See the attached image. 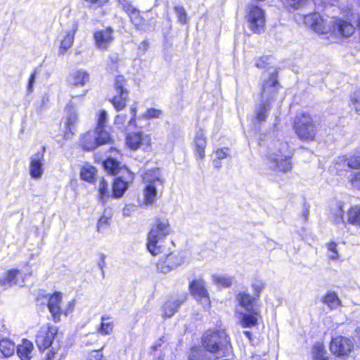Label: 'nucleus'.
<instances>
[{
    "label": "nucleus",
    "mask_w": 360,
    "mask_h": 360,
    "mask_svg": "<svg viewBox=\"0 0 360 360\" xmlns=\"http://www.w3.org/2000/svg\"><path fill=\"white\" fill-rule=\"evenodd\" d=\"M202 346L216 359L227 356L231 349L230 339L224 330H208L202 337Z\"/></svg>",
    "instance_id": "nucleus-1"
},
{
    "label": "nucleus",
    "mask_w": 360,
    "mask_h": 360,
    "mask_svg": "<svg viewBox=\"0 0 360 360\" xmlns=\"http://www.w3.org/2000/svg\"><path fill=\"white\" fill-rule=\"evenodd\" d=\"M292 153L285 141L275 140L269 147L268 158L271 163V168L274 171L284 173L292 169Z\"/></svg>",
    "instance_id": "nucleus-2"
},
{
    "label": "nucleus",
    "mask_w": 360,
    "mask_h": 360,
    "mask_svg": "<svg viewBox=\"0 0 360 360\" xmlns=\"http://www.w3.org/2000/svg\"><path fill=\"white\" fill-rule=\"evenodd\" d=\"M278 83L276 75H271L269 79L265 81L262 90L261 103L255 110V119L258 123L266 121L271 109L270 100L273 99L276 94Z\"/></svg>",
    "instance_id": "nucleus-3"
},
{
    "label": "nucleus",
    "mask_w": 360,
    "mask_h": 360,
    "mask_svg": "<svg viewBox=\"0 0 360 360\" xmlns=\"http://www.w3.org/2000/svg\"><path fill=\"white\" fill-rule=\"evenodd\" d=\"M170 233L167 219H157L148 234L147 248L150 253L156 256L162 252V247L158 243Z\"/></svg>",
    "instance_id": "nucleus-4"
},
{
    "label": "nucleus",
    "mask_w": 360,
    "mask_h": 360,
    "mask_svg": "<svg viewBox=\"0 0 360 360\" xmlns=\"http://www.w3.org/2000/svg\"><path fill=\"white\" fill-rule=\"evenodd\" d=\"M143 180L146 184L143 191L144 202L146 205H153L158 198V190L162 187L165 180L159 169L148 170L143 175Z\"/></svg>",
    "instance_id": "nucleus-5"
},
{
    "label": "nucleus",
    "mask_w": 360,
    "mask_h": 360,
    "mask_svg": "<svg viewBox=\"0 0 360 360\" xmlns=\"http://www.w3.org/2000/svg\"><path fill=\"white\" fill-rule=\"evenodd\" d=\"M294 131L298 138L304 141H311L316 134V127L310 115L302 113L295 117Z\"/></svg>",
    "instance_id": "nucleus-6"
},
{
    "label": "nucleus",
    "mask_w": 360,
    "mask_h": 360,
    "mask_svg": "<svg viewBox=\"0 0 360 360\" xmlns=\"http://www.w3.org/2000/svg\"><path fill=\"white\" fill-rule=\"evenodd\" d=\"M245 19L248 27L255 33H261L264 30L265 13L263 9L255 4H250L246 10Z\"/></svg>",
    "instance_id": "nucleus-7"
},
{
    "label": "nucleus",
    "mask_w": 360,
    "mask_h": 360,
    "mask_svg": "<svg viewBox=\"0 0 360 360\" xmlns=\"http://www.w3.org/2000/svg\"><path fill=\"white\" fill-rule=\"evenodd\" d=\"M58 332L57 327L44 325L40 328L36 335V344L40 351H44L49 348Z\"/></svg>",
    "instance_id": "nucleus-8"
},
{
    "label": "nucleus",
    "mask_w": 360,
    "mask_h": 360,
    "mask_svg": "<svg viewBox=\"0 0 360 360\" xmlns=\"http://www.w3.org/2000/svg\"><path fill=\"white\" fill-rule=\"evenodd\" d=\"M125 80L123 76H118L115 81V95L112 99V103L117 110H121L126 106L129 93L124 89Z\"/></svg>",
    "instance_id": "nucleus-9"
},
{
    "label": "nucleus",
    "mask_w": 360,
    "mask_h": 360,
    "mask_svg": "<svg viewBox=\"0 0 360 360\" xmlns=\"http://www.w3.org/2000/svg\"><path fill=\"white\" fill-rule=\"evenodd\" d=\"M190 289L191 293L205 309L210 307V300L208 292L205 287V283L202 279L193 280L190 283Z\"/></svg>",
    "instance_id": "nucleus-10"
},
{
    "label": "nucleus",
    "mask_w": 360,
    "mask_h": 360,
    "mask_svg": "<svg viewBox=\"0 0 360 360\" xmlns=\"http://www.w3.org/2000/svg\"><path fill=\"white\" fill-rule=\"evenodd\" d=\"M354 344L352 341L343 336H338L331 340L330 349L331 352L338 356H347L352 350Z\"/></svg>",
    "instance_id": "nucleus-11"
},
{
    "label": "nucleus",
    "mask_w": 360,
    "mask_h": 360,
    "mask_svg": "<svg viewBox=\"0 0 360 360\" xmlns=\"http://www.w3.org/2000/svg\"><path fill=\"white\" fill-rule=\"evenodd\" d=\"M29 172L31 177L34 179H40L44 172V151H39L30 158Z\"/></svg>",
    "instance_id": "nucleus-12"
},
{
    "label": "nucleus",
    "mask_w": 360,
    "mask_h": 360,
    "mask_svg": "<svg viewBox=\"0 0 360 360\" xmlns=\"http://www.w3.org/2000/svg\"><path fill=\"white\" fill-rule=\"evenodd\" d=\"M304 22L317 33L326 34L331 31L330 26L327 25L317 13L305 15Z\"/></svg>",
    "instance_id": "nucleus-13"
},
{
    "label": "nucleus",
    "mask_w": 360,
    "mask_h": 360,
    "mask_svg": "<svg viewBox=\"0 0 360 360\" xmlns=\"http://www.w3.org/2000/svg\"><path fill=\"white\" fill-rule=\"evenodd\" d=\"M150 137L143 132L129 134L127 136V145L132 150L139 148H147L150 145Z\"/></svg>",
    "instance_id": "nucleus-14"
},
{
    "label": "nucleus",
    "mask_w": 360,
    "mask_h": 360,
    "mask_svg": "<svg viewBox=\"0 0 360 360\" xmlns=\"http://www.w3.org/2000/svg\"><path fill=\"white\" fill-rule=\"evenodd\" d=\"M119 2L122 6L124 11L128 14L131 19V22L138 30H143L144 20L140 15L139 11H138L127 0H119Z\"/></svg>",
    "instance_id": "nucleus-15"
},
{
    "label": "nucleus",
    "mask_w": 360,
    "mask_h": 360,
    "mask_svg": "<svg viewBox=\"0 0 360 360\" xmlns=\"http://www.w3.org/2000/svg\"><path fill=\"white\" fill-rule=\"evenodd\" d=\"M112 33L113 30L110 27L96 32L94 35L96 46L99 49H107L113 41Z\"/></svg>",
    "instance_id": "nucleus-16"
},
{
    "label": "nucleus",
    "mask_w": 360,
    "mask_h": 360,
    "mask_svg": "<svg viewBox=\"0 0 360 360\" xmlns=\"http://www.w3.org/2000/svg\"><path fill=\"white\" fill-rule=\"evenodd\" d=\"M186 300V295L182 294L177 298L172 297L162 306V316L171 318L177 312L180 305Z\"/></svg>",
    "instance_id": "nucleus-17"
},
{
    "label": "nucleus",
    "mask_w": 360,
    "mask_h": 360,
    "mask_svg": "<svg viewBox=\"0 0 360 360\" xmlns=\"http://www.w3.org/2000/svg\"><path fill=\"white\" fill-rule=\"evenodd\" d=\"M78 28V23L77 21H73L71 24L70 29L66 31L65 35L63 38L59 47V53L64 54L73 44L75 34Z\"/></svg>",
    "instance_id": "nucleus-18"
},
{
    "label": "nucleus",
    "mask_w": 360,
    "mask_h": 360,
    "mask_svg": "<svg viewBox=\"0 0 360 360\" xmlns=\"http://www.w3.org/2000/svg\"><path fill=\"white\" fill-rule=\"evenodd\" d=\"M62 300V294L60 292H56L50 296L48 302V308L51 314L53 321L58 322L60 321V302Z\"/></svg>",
    "instance_id": "nucleus-19"
},
{
    "label": "nucleus",
    "mask_w": 360,
    "mask_h": 360,
    "mask_svg": "<svg viewBox=\"0 0 360 360\" xmlns=\"http://www.w3.org/2000/svg\"><path fill=\"white\" fill-rule=\"evenodd\" d=\"M354 26L347 20H338L334 22L333 32L335 35L349 37L354 34Z\"/></svg>",
    "instance_id": "nucleus-20"
},
{
    "label": "nucleus",
    "mask_w": 360,
    "mask_h": 360,
    "mask_svg": "<svg viewBox=\"0 0 360 360\" xmlns=\"http://www.w3.org/2000/svg\"><path fill=\"white\" fill-rule=\"evenodd\" d=\"M237 300L246 312H253L255 314H258L259 308L255 303L254 297L245 292H240L237 295Z\"/></svg>",
    "instance_id": "nucleus-21"
},
{
    "label": "nucleus",
    "mask_w": 360,
    "mask_h": 360,
    "mask_svg": "<svg viewBox=\"0 0 360 360\" xmlns=\"http://www.w3.org/2000/svg\"><path fill=\"white\" fill-rule=\"evenodd\" d=\"M193 142L197 158L203 159L205 149L207 146V139L202 129H199L195 132Z\"/></svg>",
    "instance_id": "nucleus-22"
},
{
    "label": "nucleus",
    "mask_w": 360,
    "mask_h": 360,
    "mask_svg": "<svg viewBox=\"0 0 360 360\" xmlns=\"http://www.w3.org/2000/svg\"><path fill=\"white\" fill-rule=\"evenodd\" d=\"M23 283L22 271H6L5 277L0 279V283L4 286L12 285H22Z\"/></svg>",
    "instance_id": "nucleus-23"
},
{
    "label": "nucleus",
    "mask_w": 360,
    "mask_h": 360,
    "mask_svg": "<svg viewBox=\"0 0 360 360\" xmlns=\"http://www.w3.org/2000/svg\"><path fill=\"white\" fill-rule=\"evenodd\" d=\"M89 81V73L83 70L73 72L70 77V84L72 86H83Z\"/></svg>",
    "instance_id": "nucleus-24"
},
{
    "label": "nucleus",
    "mask_w": 360,
    "mask_h": 360,
    "mask_svg": "<svg viewBox=\"0 0 360 360\" xmlns=\"http://www.w3.org/2000/svg\"><path fill=\"white\" fill-rule=\"evenodd\" d=\"M16 349L17 354L21 360H30L33 350V344L30 340L24 339L22 343L17 347Z\"/></svg>",
    "instance_id": "nucleus-25"
},
{
    "label": "nucleus",
    "mask_w": 360,
    "mask_h": 360,
    "mask_svg": "<svg viewBox=\"0 0 360 360\" xmlns=\"http://www.w3.org/2000/svg\"><path fill=\"white\" fill-rule=\"evenodd\" d=\"M81 145L84 150H91L99 146L96 139V133L94 131H88L81 139Z\"/></svg>",
    "instance_id": "nucleus-26"
},
{
    "label": "nucleus",
    "mask_w": 360,
    "mask_h": 360,
    "mask_svg": "<svg viewBox=\"0 0 360 360\" xmlns=\"http://www.w3.org/2000/svg\"><path fill=\"white\" fill-rule=\"evenodd\" d=\"M103 167L105 172L111 175H116L122 170L128 172L125 167L121 165L120 162L111 157L103 162Z\"/></svg>",
    "instance_id": "nucleus-27"
},
{
    "label": "nucleus",
    "mask_w": 360,
    "mask_h": 360,
    "mask_svg": "<svg viewBox=\"0 0 360 360\" xmlns=\"http://www.w3.org/2000/svg\"><path fill=\"white\" fill-rule=\"evenodd\" d=\"M260 310L258 309V314L253 312L241 313L240 323L243 328H252L257 324L258 318L260 317Z\"/></svg>",
    "instance_id": "nucleus-28"
},
{
    "label": "nucleus",
    "mask_w": 360,
    "mask_h": 360,
    "mask_svg": "<svg viewBox=\"0 0 360 360\" xmlns=\"http://www.w3.org/2000/svg\"><path fill=\"white\" fill-rule=\"evenodd\" d=\"M137 108L135 105H133L130 108L131 117L127 119L126 115H117L115 123L120 127H128L135 124V117L136 115Z\"/></svg>",
    "instance_id": "nucleus-29"
},
{
    "label": "nucleus",
    "mask_w": 360,
    "mask_h": 360,
    "mask_svg": "<svg viewBox=\"0 0 360 360\" xmlns=\"http://www.w3.org/2000/svg\"><path fill=\"white\" fill-rule=\"evenodd\" d=\"M322 302L331 310L338 309L342 304L338 295L333 291H328L322 297Z\"/></svg>",
    "instance_id": "nucleus-30"
},
{
    "label": "nucleus",
    "mask_w": 360,
    "mask_h": 360,
    "mask_svg": "<svg viewBox=\"0 0 360 360\" xmlns=\"http://www.w3.org/2000/svg\"><path fill=\"white\" fill-rule=\"evenodd\" d=\"M65 112L67 115V127L71 130L72 127L77 121V112L75 110V103L70 101L66 106Z\"/></svg>",
    "instance_id": "nucleus-31"
},
{
    "label": "nucleus",
    "mask_w": 360,
    "mask_h": 360,
    "mask_svg": "<svg viewBox=\"0 0 360 360\" xmlns=\"http://www.w3.org/2000/svg\"><path fill=\"white\" fill-rule=\"evenodd\" d=\"M112 215L111 209H105L104 210L103 215L99 218L97 223L98 231H103L110 226Z\"/></svg>",
    "instance_id": "nucleus-32"
},
{
    "label": "nucleus",
    "mask_w": 360,
    "mask_h": 360,
    "mask_svg": "<svg viewBox=\"0 0 360 360\" xmlns=\"http://www.w3.org/2000/svg\"><path fill=\"white\" fill-rule=\"evenodd\" d=\"M205 349L194 347L190 350L188 360H212L210 354Z\"/></svg>",
    "instance_id": "nucleus-33"
},
{
    "label": "nucleus",
    "mask_w": 360,
    "mask_h": 360,
    "mask_svg": "<svg viewBox=\"0 0 360 360\" xmlns=\"http://www.w3.org/2000/svg\"><path fill=\"white\" fill-rule=\"evenodd\" d=\"M347 221L355 226L360 227V207H352L347 213Z\"/></svg>",
    "instance_id": "nucleus-34"
},
{
    "label": "nucleus",
    "mask_w": 360,
    "mask_h": 360,
    "mask_svg": "<svg viewBox=\"0 0 360 360\" xmlns=\"http://www.w3.org/2000/svg\"><path fill=\"white\" fill-rule=\"evenodd\" d=\"M128 188L127 182L123 181L121 177L117 178L112 184V194L115 198L122 196Z\"/></svg>",
    "instance_id": "nucleus-35"
},
{
    "label": "nucleus",
    "mask_w": 360,
    "mask_h": 360,
    "mask_svg": "<svg viewBox=\"0 0 360 360\" xmlns=\"http://www.w3.org/2000/svg\"><path fill=\"white\" fill-rule=\"evenodd\" d=\"M15 345L11 340L4 338L0 340V351L5 357H9L14 354Z\"/></svg>",
    "instance_id": "nucleus-36"
},
{
    "label": "nucleus",
    "mask_w": 360,
    "mask_h": 360,
    "mask_svg": "<svg viewBox=\"0 0 360 360\" xmlns=\"http://www.w3.org/2000/svg\"><path fill=\"white\" fill-rule=\"evenodd\" d=\"M113 322L110 316H103L98 333L103 335H110L113 330Z\"/></svg>",
    "instance_id": "nucleus-37"
},
{
    "label": "nucleus",
    "mask_w": 360,
    "mask_h": 360,
    "mask_svg": "<svg viewBox=\"0 0 360 360\" xmlns=\"http://www.w3.org/2000/svg\"><path fill=\"white\" fill-rule=\"evenodd\" d=\"M340 161L347 162L348 168L360 169V152L348 158H341Z\"/></svg>",
    "instance_id": "nucleus-38"
},
{
    "label": "nucleus",
    "mask_w": 360,
    "mask_h": 360,
    "mask_svg": "<svg viewBox=\"0 0 360 360\" xmlns=\"http://www.w3.org/2000/svg\"><path fill=\"white\" fill-rule=\"evenodd\" d=\"M95 173V167L90 165H86L83 167L82 169L80 176L82 179L90 182L94 179Z\"/></svg>",
    "instance_id": "nucleus-39"
},
{
    "label": "nucleus",
    "mask_w": 360,
    "mask_h": 360,
    "mask_svg": "<svg viewBox=\"0 0 360 360\" xmlns=\"http://www.w3.org/2000/svg\"><path fill=\"white\" fill-rule=\"evenodd\" d=\"M94 131L96 133V139H98L99 146L110 142L111 138L110 134L105 130L104 128L100 129L99 130H98V128H96Z\"/></svg>",
    "instance_id": "nucleus-40"
},
{
    "label": "nucleus",
    "mask_w": 360,
    "mask_h": 360,
    "mask_svg": "<svg viewBox=\"0 0 360 360\" xmlns=\"http://www.w3.org/2000/svg\"><path fill=\"white\" fill-rule=\"evenodd\" d=\"M98 191L100 195V200L104 203L105 202V198H108L110 196L108 190V182L104 178H102V179L100 181L98 186Z\"/></svg>",
    "instance_id": "nucleus-41"
},
{
    "label": "nucleus",
    "mask_w": 360,
    "mask_h": 360,
    "mask_svg": "<svg viewBox=\"0 0 360 360\" xmlns=\"http://www.w3.org/2000/svg\"><path fill=\"white\" fill-rule=\"evenodd\" d=\"M214 282L221 287H229L232 283V279L226 276L214 275L213 276Z\"/></svg>",
    "instance_id": "nucleus-42"
},
{
    "label": "nucleus",
    "mask_w": 360,
    "mask_h": 360,
    "mask_svg": "<svg viewBox=\"0 0 360 360\" xmlns=\"http://www.w3.org/2000/svg\"><path fill=\"white\" fill-rule=\"evenodd\" d=\"M286 4L291 8L296 10L309 4H312L313 0H285Z\"/></svg>",
    "instance_id": "nucleus-43"
},
{
    "label": "nucleus",
    "mask_w": 360,
    "mask_h": 360,
    "mask_svg": "<svg viewBox=\"0 0 360 360\" xmlns=\"http://www.w3.org/2000/svg\"><path fill=\"white\" fill-rule=\"evenodd\" d=\"M334 216V220L336 224H339L341 223L343 225H345L347 222L344 219V210L342 208V205L341 203L338 204Z\"/></svg>",
    "instance_id": "nucleus-44"
},
{
    "label": "nucleus",
    "mask_w": 360,
    "mask_h": 360,
    "mask_svg": "<svg viewBox=\"0 0 360 360\" xmlns=\"http://www.w3.org/2000/svg\"><path fill=\"white\" fill-rule=\"evenodd\" d=\"M174 12L178 18V21L181 24L187 23V13L184 8L181 6H176L174 7Z\"/></svg>",
    "instance_id": "nucleus-45"
},
{
    "label": "nucleus",
    "mask_w": 360,
    "mask_h": 360,
    "mask_svg": "<svg viewBox=\"0 0 360 360\" xmlns=\"http://www.w3.org/2000/svg\"><path fill=\"white\" fill-rule=\"evenodd\" d=\"M162 115V110L156 108H149L144 113L142 114L141 117L143 119L149 120L159 118Z\"/></svg>",
    "instance_id": "nucleus-46"
},
{
    "label": "nucleus",
    "mask_w": 360,
    "mask_h": 360,
    "mask_svg": "<svg viewBox=\"0 0 360 360\" xmlns=\"http://www.w3.org/2000/svg\"><path fill=\"white\" fill-rule=\"evenodd\" d=\"M107 122V112L105 110H101L99 112L97 119V127L98 130L103 129Z\"/></svg>",
    "instance_id": "nucleus-47"
},
{
    "label": "nucleus",
    "mask_w": 360,
    "mask_h": 360,
    "mask_svg": "<svg viewBox=\"0 0 360 360\" xmlns=\"http://www.w3.org/2000/svg\"><path fill=\"white\" fill-rule=\"evenodd\" d=\"M351 101L356 110L360 111V89L355 91L351 96Z\"/></svg>",
    "instance_id": "nucleus-48"
},
{
    "label": "nucleus",
    "mask_w": 360,
    "mask_h": 360,
    "mask_svg": "<svg viewBox=\"0 0 360 360\" xmlns=\"http://www.w3.org/2000/svg\"><path fill=\"white\" fill-rule=\"evenodd\" d=\"M328 250L329 252V257L332 259H336L338 257V253L337 251V244L334 242H331L328 244Z\"/></svg>",
    "instance_id": "nucleus-49"
},
{
    "label": "nucleus",
    "mask_w": 360,
    "mask_h": 360,
    "mask_svg": "<svg viewBox=\"0 0 360 360\" xmlns=\"http://www.w3.org/2000/svg\"><path fill=\"white\" fill-rule=\"evenodd\" d=\"M173 260H175L174 264L171 266H169V267H170L171 269L176 268L178 266H179L181 263L184 262L182 257L179 255H170L167 257L168 263H169L170 261H173Z\"/></svg>",
    "instance_id": "nucleus-50"
},
{
    "label": "nucleus",
    "mask_w": 360,
    "mask_h": 360,
    "mask_svg": "<svg viewBox=\"0 0 360 360\" xmlns=\"http://www.w3.org/2000/svg\"><path fill=\"white\" fill-rule=\"evenodd\" d=\"M349 180L354 188L360 190V172L352 174Z\"/></svg>",
    "instance_id": "nucleus-51"
},
{
    "label": "nucleus",
    "mask_w": 360,
    "mask_h": 360,
    "mask_svg": "<svg viewBox=\"0 0 360 360\" xmlns=\"http://www.w3.org/2000/svg\"><path fill=\"white\" fill-rule=\"evenodd\" d=\"M102 349L103 348L91 351L88 356V360H103V354L102 353Z\"/></svg>",
    "instance_id": "nucleus-52"
},
{
    "label": "nucleus",
    "mask_w": 360,
    "mask_h": 360,
    "mask_svg": "<svg viewBox=\"0 0 360 360\" xmlns=\"http://www.w3.org/2000/svg\"><path fill=\"white\" fill-rule=\"evenodd\" d=\"M90 6L94 8H99L105 5L109 0H84Z\"/></svg>",
    "instance_id": "nucleus-53"
},
{
    "label": "nucleus",
    "mask_w": 360,
    "mask_h": 360,
    "mask_svg": "<svg viewBox=\"0 0 360 360\" xmlns=\"http://www.w3.org/2000/svg\"><path fill=\"white\" fill-rule=\"evenodd\" d=\"M269 57L264 56L257 59L255 61V65L258 68H266V64L268 63Z\"/></svg>",
    "instance_id": "nucleus-54"
},
{
    "label": "nucleus",
    "mask_w": 360,
    "mask_h": 360,
    "mask_svg": "<svg viewBox=\"0 0 360 360\" xmlns=\"http://www.w3.org/2000/svg\"><path fill=\"white\" fill-rule=\"evenodd\" d=\"M264 287V284L261 281H255L252 283V288L255 290V294L257 297L259 296L260 292L262 291Z\"/></svg>",
    "instance_id": "nucleus-55"
},
{
    "label": "nucleus",
    "mask_w": 360,
    "mask_h": 360,
    "mask_svg": "<svg viewBox=\"0 0 360 360\" xmlns=\"http://www.w3.org/2000/svg\"><path fill=\"white\" fill-rule=\"evenodd\" d=\"M341 158H348L346 155L344 156H339L335 163V167L337 170H343L346 169V167H347V162H341L340 161V159Z\"/></svg>",
    "instance_id": "nucleus-56"
},
{
    "label": "nucleus",
    "mask_w": 360,
    "mask_h": 360,
    "mask_svg": "<svg viewBox=\"0 0 360 360\" xmlns=\"http://www.w3.org/2000/svg\"><path fill=\"white\" fill-rule=\"evenodd\" d=\"M36 75H37V72H36V71H34L30 75V77L29 79L28 84H27V92L29 94H30L33 91V86H34V84L35 82Z\"/></svg>",
    "instance_id": "nucleus-57"
},
{
    "label": "nucleus",
    "mask_w": 360,
    "mask_h": 360,
    "mask_svg": "<svg viewBox=\"0 0 360 360\" xmlns=\"http://www.w3.org/2000/svg\"><path fill=\"white\" fill-rule=\"evenodd\" d=\"M227 150L228 149L227 148H221V149H217L215 152V155H216V158L218 159V160H222V159H224L225 158H226L227 156Z\"/></svg>",
    "instance_id": "nucleus-58"
},
{
    "label": "nucleus",
    "mask_w": 360,
    "mask_h": 360,
    "mask_svg": "<svg viewBox=\"0 0 360 360\" xmlns=\"http://www.w3.org/2000/svg\"><path fill=\"white\" fill-rule=\"evenodd\" d=\"M321 1L325 5L334 6L339 0H321Z\"/></svg>",
    "instance_id": "nucleus-59"
},
{
    "label": "nucleus",
    "mask_w": 360,
    "mask_h": 360,
    "mask_svg": "<svg viewBox=\"0 0 360 360\" xmlns=\"http://www.w3.org/2000/svg\"><path fill=\"white\" fill-rule=\"evenodd\" d=\"M314 349L317 350L318 354L322 356L323 347L321 345H316L314 347Z\"/></svg>",
    "instance_id": "nucleus-60"
},
{
    "label": "nucleus",
    "mask_w": 360,
    "mask_h": 360,
    "mask_svg": "<svg viewBox=\"0 0 360 360\" xmlns=\"http://www.w3.org/2000/svg\"><path fill=\"white\" fill-rule=\"evenodd\" d=\"M243 335L248 338L250 340H252V333L251 332L248 331V330H244L243 332Z\"/></svg>",
    "instance_id": "nucleus-61"
},
{
    "label": "nucleus",
    "mask_w": 360,
    "mask_h": 360,
    "mask_svg": "<svg viewBox=\"0 0 360 360\" xmlns=\"http://www.w3.org/2000/svg\"><path fill=\"white\" fill-rule=\"evenodd\" d=\"M213 164H214V166L215 167H217V168H219V167H220V166H221L220 162H219L218 160H214V161H213Z\"/></svg>",
    "instance_id": "nucleus-62"
},
{
    "label": "nucleus",
    "mask_w": 360,
    "mask_h": 360,
    "mask_svg": "<svg viewBox=\"0 0 360 360\" xmlns=\"http://www.w3.org/2000/svg\"><path fill=\"white\" fill-rule=\"evenodd\" d=\"M308 214H309V210L307 209H306L304 212H303V216L304 217L305 219H307V217H308Z\"/></svg>",
    "instance_id": "nucleus-63"
},
{
    "label": "nucleus",
    "mask_w": 360,
    "mask_h": 360,
    "mask_svg": "<svg viewBox=\"0 0 360 360\" xmlns=\"http://www.w3.org/2000/svg\"><path fill=\"white\" fill-rule=\"evenodd\" d=\"M118 60L117 56H115L114 58H112V61L116 63Z\"/></svg>",
    "instance_id": "nucleus-64"
}]
</instances>
